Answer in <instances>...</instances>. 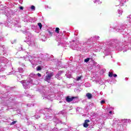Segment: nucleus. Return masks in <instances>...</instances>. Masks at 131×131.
<instances>
[{"label":"nucleus","instance_id":"4","mask_svg":"<svg viewBox=\"0 0 131 131\" xmlns=\"http://www.w3.org/2000/svg\"><path fill=\"white\" fill-rule=\"evenodd\" d=\"M86 96L88 98V99H92L93 97V96L92 95V94L91 93H87Z\"/></svg>","mask_w":131,"mask_h":131},{"label":"nucleus","instance_id":"12","mask_svg":"<svg viewBox=\"0 0 131 131\" xmlns=\"http://www.w3.org/2000/svg\"><path fill=\"white\" fill-rule=\"evenodd\" d=\"M80 79H81V76L77 77V81L80 80Z\"/></svg>","mask_w":131,"mask_h":131},{"label":"nucleus","instance_id":"6","mask_svg":"<svg viewBox=\"0 0 131 131\" xmlns=\"http://www.w3.org/2000/svg\"><path fill=\"white\" fill-rule=\"evenodd\" d=\"M38 26H39L40 29H41V28L42 27V25L41 24V23H38Z\"/></svg>","mask_w":131,"mask_h":131},{"label":"nucleus","instance_id":"13","mask_svg":"<svg viewBox=\"0 0 131 131\" xmlns=\"http://www.w3.org/2000/svg\"><path fill=\"white\" fill-rule=\"evenodd\" d=\"M37 75H38V76H39V77H41V74H40L39 73H38V74H37Z\"/></svg>","mask_w":131,"mask_h":131},{"label":"nucleus","instance_id":"16","mask_svg":"<svg viewBox=\"0 0 131 131\" xmlns=\"http://www.w3.org/2000/svg\"><path fill=\"white\" fill-rule=\"evenodd\" d=\"M114 77H117V74H114V75H113Z\"/></svg>","mask_w":131,"mask_h":131},{"label":"nucleus","instance_id":"14","mask_svg":"<svg viewBox=\"0 0 131 131\" xmlns=\"http://www.w3.org/2000/svg\"><path fill=\"white\" fill-rule=\"evenodd\" d=\"M19 9H20V10H23V9H24V8L22 6H20V7H19Z\"/></svg>","mask_w":131,"mask_h":131},{"label":"nucleus","instance_id":"10","mask_svg":"<svg viewBox=\"0 0 131 131\" xmlns=\"http://www.w3.org/2000/svg\"><path fill=\"white\" fill-rule=\"evenodd\" d=\"M39 70H41V67H40V66H38L37 67V71H39Z\"/></svg>","mask_w":131,"mask_h":131},{"label":"nucleus","instance_id":"8","mask_svg":"<svg viewBox=\"0 0 131 131\" xmlns=\"http://www.w3.org/2000/svg\"><path fill=\"white\" fill-rule=\"evenodd\" d=\"M84 61L85 63H88V62H89V61H90V58H87L85 59Z\"/></svg>","mask_w":131,"mask_h":131},{"label":"nucleus","instance_id":"3","mask_svg":"<svg viewBox=\"0 0 131 131\" xmlns=\"http://www.w3.org/2000/svg\"><path fill=\"white\" fill-rule=\"evenodd\" d=\"M89 122H90V120H85L84 121V122L83 125L84 127H85V128L89 127Z\"/></svg>","mask_w":131,"mask_h":131},{"label":"nucleus","instance_id":"7","mask_svg":"<svg viewBox=\"0 0 131 131\" xmlns=\"http://www.w3.org/2000/svg\"><path fill=\"white\" fill-rule=\"evenodd\" d=\"M108 76H109V77H112V76H113V73L109 72Z\"/></svg>","mask_w":131,"mask_h":131},{"label":"nucleus","instance_id":"11","mask_svg":"<svg viewBox=\"0 0 131 131\" xmlns=\"http://www.w3.org/2000/svg\"><path fill=\"white\" fill-rule=\"evenodd\" d=\"M17 122V121H14L12 123H11L10 125H14V124H15V123Z\"/></svg>","mask_w":131,"mask_h":131},{"label":"nucleus","instance_id":"15","mask_svg":"<svg viewBox=\"0 0 131 131\" xmlns=\"http://www.w3.org/2000/svg\"><path fill=\"white\" fill-rule=\"evenodd\" d=\"M104 103H105V101H104V100H102V101H101V104H104Z\"/></svg>","mask_w":131,"mask_h":131},{"label":"nucleus","instance_id":"9","mask_svg":"<svg viewBox=\"0 0 131 131\" xmlns=\"http://www.w3.org/2000/svg\"><path fill=\"white\" fill-rule=\"evenodd\" d=\"M31 10H33V11H35V7L34 6L32 5L31 7Z\"/></svg>","mask_w":131,"mask_h":131},{"label":"nucleus","instance_id":"17","mask_svg":"<svg viewBox=\"0 0 131 131\" xmlns=\"http://www.w3.org/2000/svg\"><path fill=\"white\" fill-rule=\"evenodd\" d=\"M109 113L110 114H112V111H110Z\"/></svg>","mask_w":131,"mask_h":131},{"label":"nucleus","instance_id":"18","mask_svg":"<svg viewBox=\"0 0 131 131\" xmlns=\"http://www.w3.org/2000/svg\"><path fill=\"white\" fill-rule=\"evenodd\" d=\"M49 33H50V34H52V33H51L50 32H49Z\"/></svg>","mask_w":131,"mask_h":131},{"label":"nucleus","instance_id":"5","mask_svg":"<svg viewBox=\"0 0 131 131\" xmlns=\"http://www.w3.org/2000/svg\"><path fill=\"white\" fill-rule=\"evenodd\" d=\"M56 33H60V29L59 28H56L55 29Z\"/></svg>","mask_w":131,"mask_h":131},{"label":"nucleus","instance_id":"1","mask_svg":"<svg viewBox=\"0 0 131 131\" xmlns=\"http://www.w3.org/2000/svg\"><path fill=\"white\" fill-rule=\"evenodd\" d=\"M54 76V73L53 72L50 73L48 74L46 76L45 80L47 81V82H50V80L52 77Z\"/></svg>","mask_w":131,"mask_h":131},{"label":"nucleus","instance_id":"2","mask_svg":"<svg viewBox=\"0 0 131 131\" xmlns=\"http://www.w3.org/2000/svg\"><path fill=\"white\" fill-rule=\"evenodd\" d=\"M77 97H71L70 96H67L66 98V100L67 101V102H72V101H73V100H74V99H77Z\"/></svg>","mask_w":131,"mask_h":131}]
</instances>
